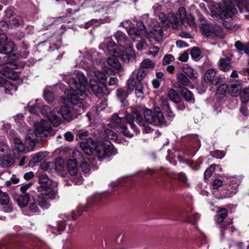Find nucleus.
Segmentation results:
<instances>
[{
	"label": "nucleus",
	"mask_w": 249,
	"mask_h": 249,
	"mask_svg": "<svg viewBox=\"0 0 249 249\" xmlns=\"http://www.w3.org/2000/svg\"><path fill=\"white\" fill-rule=\"evenodd\" d=\"M77 80L73 78L68 80L71 87L70 90L66 91L68 100L79 109L78 114H81L85 107L89 105L90 99L86 91L87 80L84 74L79 71L77 73Z\"/></svg>",
	"instance_id": "1"
},
{
	"label": "nucleus",
	"mask_w": 249,
	"mask_h": 249,
	"mask_svg": "<svg viewBox=\"0 0 249 249\" xmlns=\"http://www.w3.org/2000/svg\"><path fill=\"white\" fill-rule=\"evenodd\" d=\"M142 113V110L141 107H134L132 108L131 113L127 114L125 118L119 117L117 114H113L112 117L111 123L116 127L119 129L121 133L126 137H132L133 133L127 129V126L124 124L125 122H127L130 125L131 128L134 132H139V130L134 123L135 120L140 126H143V131L144 132L150 133L151 130V127L142 122L143 118Z\"/></svg>",
	"instance_id": "2"
},
{
	"label": "nucleus",
	"mask_w": 249,
	"mask_h": 249,
	"mask_svg": "<svg viewBox=\"0 0 249 249\" xmlns=\"http://www.w3.org/2000/svg\"><path fill=\"white\" fill-rule=\"evenodd\" d=\"M35 129L29 130L25 137V145L29 150L35 146L36 142L43 137L53 136L54 132L50 124L46 120H42L35 124Z\"/></svg>",
	"instance_id": "3"
},
{
	"label": "nucleus",
	"mask_w": 249,
	"mask_h": 249,
	"mask_svg": "<svg viewBox=\"0 0 249 249\" xmlns=\"http://www.w3.org/2000/svg\"><path fill=\"white\" fill-rule=\"evenodd\" d=\"M80 147L84 152L88 155H92L94 150H95L98 158L100 160H102L106 157H109L116 153L115 149L110 142L101 143L97 145L91 138H89L81 142Z\"/></svg>",
	"instance_id": "4"
},
{
	"label": "nucleus",
	"mask_w": 249,
	"mask_h": 249,
	"mask_svg": "<svg viewBox=\"0 0 249 249\" xmlns=\"http://www.w3.org/2000/svg\"><path fill=\"white\" fill-rule=\"evenodd\" d=\"M199 24L203 33L208 38L216 39L225 36L221 27L218 24H209L204 19H201Z\"/></svg>",
	"instance_id": "5"
},
{
	"label": "nucleus",
	"mask_w": 249,
	"mask_h": 249,
	"mask_svg": "<svg viewBox=\"0 0 249 249\" xmlns=\"http://www.w3.org/2000/svg\"><path fill=\"white\" fill-rule=\"evenodd\" d=\"M143 114L145 121L154 125L161 126L165 124L164 117L159 107H155L154 110L146 109Z\"/></svg>",
	"instance_id": "6"
},
{
	"label": "nucleus",
	"mask_w": 249,
	"mask_h": 249,
	"mask_svg": "<svg viewBox=\"0 0 249 249\" xmlns=\"http://www.w3.org/2000/svg\"><path fill=\"white\" fill-rule=\"evenodd\" d=\"M38 180L40 185L38 186L37 190L40 194L55 198L56 192L50 187L53 184V180L46 174L40 175Z\"/></svg>",
	"instance_id": "7"
},
{
	"label": "nucleus",
	"mask_w": 249,
	"mask_h": 249,
	"mask_svg": "<svg viewBox=\"0 0 249 249\" xmlns=\"http://www.w3.org/2000/svg\"><path fill=\"white\" fill-rule=\"evenodd\" d=\"M236 11V9L231 5L220 13V19L223 20V25L228 30L233 29L236 27L232 19V16Z\"/></svg>",
	"instance_id": "8"
},
{
	"label": "nucleus",
	"mask_w": 249,
	"mask_h": 249,
	"mask_svg": "<svg viewBox=\"0 0 249 249\" xmlns=\"http://www.w3.org/2000/svg\"><path fill=\"white\" fill-rule=\"evenodd\" d=\"M159 19L162 25H171L173 29H178L182 24L177 15L172 13H169L167 16L161 13L159 15Z\"/></svg>",
	"instance_id": "9"
},
{
	"label": "nucleus",
	"mask_w": 249,
	"mask_h": 249,
	"mask_svg": "<svg viewBox=\"0 0 249 249\" xmlns=\"http://www.w3.org/2000/svg\"><path fill=\"white\" fill-rule=\"evenodd\" d=\"M67 168L69 173L72 176L71 180L75 184H80L82 181L83 178L81 173L78 172L76 161L72 160H69L67 163Z\"/></svg>",
	"instance_id": "10"
},
{
	"label": "nucleus",
	"mask_w": 249,
	"mask_h": 249,
	"mask_svg": "<svg viewBox=\"0 0 249 249\" xmlns=\"http://www.w3.org/2000/svg\"><path fill=\"white\" fill-rule=\"evenodd\" d=\"M89 87L93 93L100 98L104 94H107L106 85L102 82H97L94 79H91L89 80Z\"/></svg>",
	"instance_id": "11"
},
{
	"label": "nucleus",
	"mask_w": 249,
	"mask_h": 249,
	"mask_svg": "<svg viewBox=\"0 0 249 249\" xmlns=\"http://www.w3.org/2000/svg\"><path fill=\"white\" fill-rule=\"evenodd\" d=\"M14 43L7 41L6 36L0 33V53L8 54L14 50Z\"/></svg>",
	"instance_id": "12"
},
{
	"label": "nucleus",
	"mask_w": 249,
	"mask_h": 249,
	"mask_svg": "<svg viewBox=\"0 0 249 249\" xmlns=\"http://www.w3.org/2000/svg\"><path fill=\"white\" fill-rule=\"evenodd\" d=\"M160 21H157L150 30L149 33L147 32L146 35L151 38H153L158 42L161 41L163 39V32L161 25L160 24Z\"/></svg>",
	"instance_id": "13"
},
{
	"label": "nucleus",
	"mask_w": 249,
	"mask_h": 249,
	"mask_svg": "<svg viewBox=\"0 0 249 249\" xmlns=\"http://www.w3.org/2000/svg\"><path fill=\"white\" fill-rule=\"evenodd\" d=\"M204 80L207 83H211L213 85L218 86L220 84L221 78L216 75V71L214 69H208L203 76Z\"/></svg>",
	"instance_id": "14"
},
{
	"label": "nucleus",
	"mask_w": 249,
	"mask_h": 249,
	"mask_svg": "<svg viewBox=\"0 0 249 249\" xmlns=\"http://www.w3.org/2000/svg\"><path fill=\"white\" fill-rule=\"evenodd\" d=\"M59 110L60 114L62 117L66 120L70 121L72 120L74 116V113L75 111L79 112V109L77 107L74 106L72 108H71L68 106H64L61 107Z\"/></svg>",
	"instance_id": "15"
},
{
	"label": "nucleus",
	"mask_w": 249,
	"mask_h": 249,
	"mask_svg": "<svg viewBox=\"0 0 249 249\" xmlns=\"http://www.w3.org/2000/svg\"><path fill=\"white\" fill-rule=\"evenodd\" d=\"M124 49L125 51L121 50L119 52H117L116 54L117 56H120L121 60L125 63H128L130 60L134 59L135 54L132 51L131 46H126Z\"/></svg>",
	"instance_id": "16"
},
{
	"label": "nucleus",
	"mask_w": 249,
	"mask_h": 249,
	"mask_svg": "<svg viewBox=\"0 0 249 249\" xmlns=\"http://www.w3.org/2000/svg\"><path fill=\"white\" fill-rule=\"evenodd\" d=\"M58 115H60L59 110L55 108L49 113L47 117L50 123L54 126H57L62 122L61 118Z\"/></svg>",
	"instance_id": "17"
},
{
	"label": "nucleus",
	"mask_w": 249,
	"mask_h": 249,
	"mask_svg": "<svg viewBox=\"0 0 249 249\" xmlns=\"http://www.w3.org/2000/svg\"><path fill=\"white\" fill-rule=\"evenodd\" d=\"M242 83L239 81H233L229 85V91L232 96L239 95L241 89H243Z\"/></svg>",
	"instance_id": "18"
},
{
	"label": "nucleus",
	"mask_w": 249,
	"mask_h": 249,
	"mask_svg": "<svg viewBox=\"0 0 249 249\" xmlns=\"http://www.w3.org/2000/svg\"><path fill=\"white\" fill-rule=\"evenodd\" d=\"M115 39L120 45L123 49L125 48L126 46H131V41L126 37V36L122 32H118L114 36Z\"/></svg>",
	"instance_id": "19"
},
{
	"label": "nucleus",
	"mask_w": 249,
	"mask_h": 249,
	"mask_svg": "<svg viewBox=\"0 0 249 249\" xmlns=\"http://www.w3.org/2000/svg\"><path fill=\"white\" fill-rule=\"evenodd\" d=\"M3 83L1 88L7 94H12L13 92L17 90V88L13 86L9 81H5L0 76V84Z\"/></svg>",
	"instance_id": "20"
},
{
	"label": "nucleus",
	"mask_w": 249,
	"mask_h": 249,
	"mask_svg": "<svg viewBox=\"0 0 249 249\" xmlns=\"http://www.w3.org/2000/svg\"><path fill=\"white\" fill-rule=\"evenodd\" d=\"M37 196V201L38 204L43 209H48L50 206L48 200L54 198L49 197V196L46 195H40V192H39V194Z\"/></svg>",
	"instance_id": "21"
},
{
	"label": "nucleus",
	"mask_w": 249,
	"mask_h": 249,
	"mask_svg": "<svg viewBox=\"0 0 249 249\" xmlns=\"http://www.w3.org/2000/svg\"><path fill=\"white\" fill-rule=\"evenodd\" d=\"M14 199L18 203V205L22 208L25 207L30 201V196L29 194L19 195L14 196Z\"/></svg>",
	"instance_id": "22"
},
{
	"label": "nucleus",
	"mask_w": 249,
	"mask_h": 249,
	"mask_svg": "<svg viewBox=\"0 0 249 249\" xmlns=\"http://www.w3.org/2000/svg\"><path fill=\"white\" fill-rule=\"evenodd\" d=\"M179 89L181 95L187 102L192 104L195 103V98L192 92L185 87H179Z\"/></svg>",
	"instance_id": "23"
},
{
	"label": "nucleus",
	"mask_w": 249,
	"mask_h": 249,
	"mask_svg": "<svg viewBox=\"0 0 249 249\" xmlns=\"http://www.w3.org/2000/svg\"><path fill=\"white\" fill-rule=\"evenodd\" d=\"M177 78L179 89V87H184L189 86L191 83L188 78L182 73H178L177 74Z\"/></svg>",
	"instance_id": "24"
},
{
	"label": "nucleus",
	"mask_w": 249,
	"mask_h": 249,
	"mask_svg": "<svg viewBox=\"0 0 249 249\" xmlns=\"http://www.w3.org/2000/svg\"><path fill=\"white\" fill-rule=\"evenodd\" d=\"M13 163L14 160L9 153L2 155L0 158V165L2 167L10 166Z\"/></svg>",
	"instance_id": "25"
},
{
	"label": "nucleus",
	"mask_w": 249,
	"mask_h": 249,
	"mask_svg": "<svg viewBox=\"0 0 249 249\" xmlns=\"http://www.w3.org/2000/svg\"><path fill=\"white\" fill-rule=\"evenodd\" d=\"M168 97L172 101L176 104L180 103L181 100L179 94L173 89H170L168 90Z\"/></svg>",
	"instance_id": "26"
},
{
	"label": "nucleus",
	"mask_w": 249,
	"mask_h": 249,
	"mask_svg": "<svg viewBox=\"0 0 249 249\" xmlns=\"http://www.w3.org/2000/svg\"><path fill=\"white\" fill-rule=\"evenodd\" d=\"M13 151L18 152H23L25 150V146L20 140L17 138L13 139Z\"/></svg>",
	"instance_id": "27"
},
{
	"label": "nucleus",
	"mask_w": 249,
	"mask_h": 249,
	"mask_svg": "<svg viewBox=\"0 0 249 249\" xmlns=\"http://www.w3.org/2000/svg\"><path fill=\"white\" fill-rule=\"evenodd\" d=\"M219 67L220 69L224 71L231 70L232 68L229 59H222L219 60Z\"/></svg>",
	"instance_id": "28"
},
{
	"label": "nucleus",
	"mask_w": 249,
	"mask_h": 249,
	"mask_svg": "<svg viewBox=\"0 0 249 249\" xmlns=\"http://www.w3.org/2000/svg\"><path fill=\"white\" fill-rule=\"evenodd\" d=\"M183 71L190 78H196L197 77L196 71L188 65H186L183 67Z\"/></svg>",
	"instance_id": "29"
},
{
	"label": "nucleus",
	"mask_w": 249,
	"mask_h": 249,
	"mask_svg": "<svg viewBox=\"0 0 249 249\" xmlns=\"http://www.w3.org/2000/svg\"><path fill=\"white\" fill-rule=\"evenodd\" d=\"M109 57L107 59V64L112 68L119 70L121 68V65L118 59L117 58V56Z\"/></svg>",
	"instance_id": "30"
},
{
	"label": "nucleus",
	"mask_w": 249,
	"mask_h": 249,
	"mask_svg": "<svg viewBox=\"0 0 249 249\" xmlns=\"http://www.w3.org/2000/svg\"><path fill=\"white\" fill-rule=\"evenodd\" d=\"M136 74L135 73H132L130 76L129 78L127 81V89L129 90L131 92H132L134 88L137 85V81L135 79Z\"/></svg>",
	"instance_id": "31"
},
{
	"label": "nucleus",
	"mask_w": 249,
	"mask_h": 249,
	"mask_svg": "<svg viewBox=\"0 0 249 249\" xmlns=\"http://www.w3.org/2000/svg\"><path fill=\"white\" fill-rule=\"evenodd\" d=\"M228 214V211L226 209H222L220 210L216 216V221L217 223L220 224L222 223L225 218L227 217Z\"/></svg>",
	"instance_id": "32"
},
{
	"label": "nucleus",
	"mask_w": 249,
	"mask_h": 249,
	"mask_svg": "<svg viewBox=\"0 0 249 249\" xmlns=\"http://www.w3.org/2000/svg\"><path fill=\"white\" fill-rule=\"evenodd\" d=\"M117 95L121 102L126 105L124 102L126 98L128 97V92L124 89L120 88L117 90Z\"/></svg>",
	"instance_id": "33"
},
{
	"label": "nucleus",
	"mask_w": 249,
	"mask_h": 249,
	"mask_svg": "<svg viewBox=\"0 0 249 249\" xmlns=\"http://www.w3.org/2000/svg\"><path fill=\"white\" fill-rule=\"evenodd\" d=\"M155 66V64L151 60L146 58L141 62L140 68L146 70L147 69H153Z\"/></svg>",
	"instance_id": "34"
},
{
	"label": "nucleus",
	"mask_w": 249,
	"mask_h": 249,
	"mask_svg": "<svg viewBox=\"0 0 249 249\" xmlns=\"http://www.w3.org/2000/svg\"><path fill=\"white\" fill-rule=\"evenodd\" d=\"M240 98L243 102H247L249 100V88H243L239 94Z\"/></svg>",
	"instance_id": "35"
},
{
	"label": "nucleus",
	"mask_w": 249,
	"mask_h": 249,
	"mask_svg": "<svg viewBox=\"0 0 249 249\" xmlns=\"http://www.w3.org/2000/svg\"><path fill=\"white\" fill-rule=\"evenodd\" d=\"M148 71L143 69L139 68L137 75H136L137 80L141 82V81L145 77L148 73Z\"/></svg>",
	"instance_id": "36"
},
{
	"label": "nucleus",
	"mask_w": 249,
	"mask_h": 249,
	"mask_svg": "<svg viewBox=\"0 0 249 249\" xmlns=\"http://www.w3.org/2000/svg\"><path fill=\"white\" fill-rule=\"evenodd\" d=\"M135 94L138 98H142L143 95V86L142 82H138L137 85L135 87Z\"/></svg>",
	"instance_id": "37"
},
{
	"label": "nucleus",
	"mask_w": 249,
	"mask_h": 249,
	"mask_svg": "<svg viewBox=\"0 0 249 249\" xmlns=\"http://www.w3.org/2000/svg\"><path fill=\"white\" fill-rule=\"evenodd\" d=\"M10 201L9 196L6 193L1 191L0 193V203L3 205L8 204Z\"/></svg>",
	"instance_id": "38"
},
{
	"label": "nucleus",
	"mask_w": 249,
	"mask_h": 249,
	"mask_svg": "<svg viewBox=\"0 0 249 249\" xmlns=\"http://www.w3.org/2000/svg\"><path fill=\"white\" fill-rule=\"evenodd\" d=\"M185 23L192 27H196V25L195 18L191 14H188L187 16H186L185 24Z\"/></svg>",
	"instance_id": "39"
},
{
	"label": "nucleus",
	"mask_w": 249,
	"mask_h": 249,
	"mask_svg": "<svg viewBox=\"0 0 249 249\" xmlns=\"http://www.w3.org/2000/svg\"><path fill=\"white\" fill-rule=\"evenodd\" d=\"M128 33L130 37L134 39L135 37L140 36L142 35L141 31L136 28H131L128 31Z\"/></svg>",
	"instance_id": "40"
},
{
	"label": "nucleus",
	"mask_w": 249,
	"mask_h": 249,
	"mask_svg": "<svg viewBox=\"0 0 249 249\" xmlns=\"http://www.w3.org/2000/svg\"><path fill=\"white\" fill-rule=\"evenodd\" d=\"M178 14L179 16V19H180L181 23L183 24H185V17L188 14H186V11L184 7H180L178 10Z\"/></svg>",
	"instance_id": "41"
},
{
	"label": "nucleus",
	"mask_w": 249,
	"mask_h": 249,
	"mask_svg": "<svg viewBox=\"0 0 249 249\" xmlns=\"http://www.w3.org/2000/svg\"><path fill=\"white\" fill-rule=\"evenodd\" d=\"M183 216L186 217L189 222L194 223L200 217V215L198 213H194L192 216L191 217L187 212L183 213Z\"/></svg>",
	"instance_id": "42"
},
{
	"label": "nucleus",
	"mask_w": 249,
	"mask_h": 249,
	"mask_svg": "<svg viewBox=\"0 0 249 249\" xmlns=\"http://www.w3.org/2000/svg\"><path fill=\"white\" fill-rule=\"evenodd\" d=\"M10 152V149L8 145L4 142H0V156L8 154Z\"/></svg>",
	"instance_id": "43"
},
{
	"label": "nucleus",
	"mask_w": 249,
	"mask_h": 249,
	"mask_svg": "<svg viewBox=\"0 0 249 249\" xmlns=\"http://www.w3.org/2000/svg\"><path fill=\"white\" fill-rule=\"evenodd\" d=\"M115 46V43L114 42L109 41L107 44V49L109 53L111 54L114 55V56H117L116 54L117 53V51L113 47Z\"/></svg>",
	"instance_id": "44"
},
{
	"label": "nucleus",
	"mask_w": 249,
	"mask_h": 249,
	"mask_svg": "<svg viewBox=\"0 0 249 249\" xmlns=\"http://www.w3.org/2000/svg\"><path fill=\"white\" fill-rule=\"evenodd\" d=\"M55 164L54 170L59 172L62 170L63 168V162L61 159H57L54 161Z\"/></svg>",
	"instance_id": "45"
},
{
	"label": "nucleus",
	"mask_w": 249,
	"mask_h": 249,
	"mask_svg": "<svg viewBox=\"0 0 249 249\" xmlns=\"http://www.w3.org/2000/svg\"><path fill=\"white\" fill-rule=\"evenodd\" d=\"M228 6H231V4L225 5V6H223L222 8H220V10L219 11V14H218L217 13V12L216 11H214V10L211 11V16L213 18H216L217 19H220V13H221V12L222 11V10H225Z\"/></svg>",
	"instance_id": "46"
},
{
	"label": "nucleus",
	"mask_w": 249,
	"mask_h": 249,
	"mask_svg": "<svg viewBox=\"0 0 249 249\" xmlns=\"http://www.w3.org/2000/svg\"><path fill=\"white\" fill-rule=\"evenodd\" d=\"M104 132L108 139H115L116 138V134L110 129H105Z\"/></svg>",
	"instance_id": "47"
},
{
	"label": "nucleus",
	"mask_w": 249,
	"mask_h": 249,
	"mask_svg": "<svg viewBox=\"0 0 249 249\" xmlns=\"http://www.w3.org/2000/svg\"><path fill=\"white\" fill-rule=\"evenodd\" d=\"M55 164L54 161L51 162H47L43 164H42V168L45 170H50L52 171L53 170H54Z\"/></svg>",
	"instance_id": "48"
},
{
	"label": "nucleus",
	"mask_w": 249,
	"mask_h": 249,
	"mask_svg": "<svg viewBox=\"0 0 249 249\" xmlns=\"http://www.w3.org/2000/svg\"><path fill=\"white\" fill-rule=\"evenodd\" d=\"M214 171L215 166L214 165H211L210 166V167L205 171L204 173L205 179H208Z\"/></svg>",
	"instance_id": "49"
},
{
	"label": "nucleus",
	"mask_w": 249,
	"mask_h": 249,
	"mask_svg": "<svg viewBox=\"0 0 249 249\" xmlns=\"http://www.w3.org/2000/svg\"><path fill=\"white\" fill-rule=\"evenodd\" d=\"M201 54L200 50L198 48H193L191 51V55L193 59H197Z\"/></svg>",
	"instance_id": "50"
},
{
	"label": "nucleus",
	"mask_w": 249,
	"mask_h": 249,
	"mask_svg": "<svg viewBox=\"0 0 249 249\" xmlns=\"http://www.w3.org/2000/svg\"><path fill=\"white\" fill-rule=\"evenodd\" d=\"M44 97L48 103H52L53 101V93L48 90H45L44 93Z\"/></svg>",
	"instance_id": "51"
},
{
	"label": "nucleus",
	"mask_w": 249,
	"mask_h": 249,
	"mask_svg": "<svg viewBox=\"0 0 249 249\" xmlns=\"http://www.w3.org/2000/svg\"><path fill=\"white\" fill-rule=\"evenodd\" d=\"M161 102V106L163 108V110H165L167 108H169L170 107L169 104L168 103V100L165 97L162 96L160 98Z\"/></svg>",
	"instance_id": "52"
},
{
	"label": "nucleus",
	"mask_w": 249,
	"mask_h": 249,
	"mask_svg": "<svg viewBox=\"0 0 249 249\" xmlns=\"http://www.w3.org/2000/svg\"><path fill=\"white\" fill-rule=\"evenodd\" d=\"M174 57L171 54H166L164 55L162 60L163 65L169 64L170 62L174 60Z\"/></svg>",
	"instance_id": "53"
},
{
	"label": "nucleus",
	"mask_w": 249,
	"mask_h": 249,
	"mask_svg": "<svg viewBox=\"0 0 249 249\" xmlns=\"http://www.w3.org/2000/svg\"><path fill=\"white\" fill-rule=\"evenodd\" d=\"M228 89H229V85L224 83L220 84L217 88V91L221 94H224Z\"/></svg>",
	"instance_id": "54"
},
{
	"label": "nucleus",
	"mask_w": 249,
	"mask_h": 249,
	"mask_svg": "<svg viewBox=\"0 0 249 249\" xmlns=\"http://www.w3.org/2000/svg\"><path fill=\"white\" fill-rule=\"evenodd\" d=\"M44 155L42 152H39L35 154V155L33 157V163H37L39 161L41 160L44 158Z\"/></svg>",
	"instance_id": "55"
},
{
	"label": "nucleus",
	"mask_w": 249,
	"mask_h": 249,
	"mask_svg": "<svg viewBox=\"0 0 249 249\" xmlns=\"http://www.w3.org/2000/svg\"><path fill=\"white\" fill-rule=\"evenodd\" d=\"M29 202H30L29 208L30 211L33 213L37 212L38 211V207L35 199L34 198L32 200L30 199Z\"/></svg>",
	"instance_id": "56"
},
{
	"label": "nucleus",
	"mask_w": 249,
	"mask_h": 249,
	"mask_svg": "<svg viewBox=\"0 0 249 249\" xmlns=\"http://www.w3.org/2000/svg\"><path fill=\"white\" fill-rule=\"evenodd\" d=\"M137 26L138 27V30L141 31V34L146 35L147 34V31L146 29V27L143 23L141 21H139L137 23Z\"/></svg>",
	"instance_id": "57"
},
{
	"label": "nucleus",
	"mask_w": 249,
	"mask_h": 249,
	"mask_svg": "<svg viewBox=\"0 0 249 249\" xmlns=\"http://www.w3.org/2000/svg\"><path fill=\"white\" fill-rule=\"evenodd\" d=\"M89 132L83 130H79L77 132L76 138L80 140H84L88 136Z\"/></svg>",
	"instance_id": "58"
},
{
	"label": "nucleus",
	"mask_w": 249,
	"mask_h": 249,
	"mask_svg": "<svg viewBox=\"0 0 249 249\" xmlns=\"http://www.w3.org/2000/svg\"><path fill=\"white\" fill-rule=\"evenodd\" d=\"M81 167L82 171L85 173H88L90 170L89 164L85 161H83L81 163Z\"/></svg>",
	"instance_id": "59"
},
{
	"label": "nucleus",
	"mask_w": 249,
	"mask_h": 249,
	"mask_svg": "<svg viewBox=\"0 0 249 249\" xmlns=\"http://www.w3.org/2000/svg\"><path fill=\"white\" fill-rule=\"evenodd\" d=\"M41 112L43 115L48 117L51 112L50 107L48 106H43L41 108Z\"/></svg>",
	"instance_id": "60"
},
{
	"label": "nucleus",
	"mask_w": 249,
	"mask_h": 249,
	"mask_svg": "<svg viewBox=\"0 0 249 249\" xmlns=\"http://www.w3.org/2000/svg\"><path fill=\"white\" fill-rule=\"evenodd\" d=\"M65 228V223L64 221H60L57 225V233L54 232L55 234H60L61 231H63Z\"/></svg>",
	"instance_id": "61"
},
{
	"label": "nucleus",
	"mask_w": 249,
	"mask_h": 249,
	"mask_svg": "<svg viewBox=\"0 0 249 249\" xmlns=\"http://www.w3.org/2000/svg\"><path fill=\"white\" fill-rule=\"evenodd\" d=\"M223 184V182L220 179H215L213 181L212 185L213 189V190L217 189Z\"/></svg>",
	"instance_id": "62"
},
{
	"label": "nucleus",
	"mask_w": 249,
	"mask_h": 249,
	"mask_svg": "<svg viewBox=\"0 0 249 249\" xmlns=\"http://www.w3.org/2000/svg\"><path fill=\"white\" fill-rule=\"evenodd\" d=\"M107 106V101L106 100H104L103 101H102L100 104L98 105L96 107V110L97 111H100L102 110H103Z\"/></svg>",
	"instance_id": "63"
},
{
	"label": "nucleus",
	"mask_w": 249,
	"mask_h": 249,
	"mask_svg": "<svg viewBox=\"0 0 249 249\" xmlns=\"http://www.w3.org/2000/svg\"><path fill=\"white\" fill-rule=\"evenodd\" d=\"M95 77L98 79L103 80L105 79L106 75V74L99 71H95L94 72Z\"/></svg>",
	"instance_id": "64"
}]
</instances>
